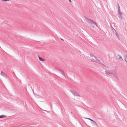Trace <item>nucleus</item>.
<instances>
[{
	"label": "nucleus",
	"instance_id": "18",
	"mask_svg": "<svg viewBox=\"0 0 127 127\" xmlns=\"http://www.w3.org/2000/svg\"><path fill=\"white\" fill-rule=\"evenodd\" d=\"M85 118L86 119H88L91 121H93V120H92V119H90V118Z\"/></svg>",
	"mask_w": 127,
	"mask_h": 127
},
{
	"label": "nucleus",
	"instance_id": "12",
	"mask_svg": "<svg viewBox=\"0 0 127 127\" xmlns=\"http://www.w3.org/2000/svg\"><path fill=\"white\" fill-rule=\"evenodd\" d=\"M114 30L115 31V32H116L115 33V34H116V36L119 39V34L117 33V32H116V30Z\"/></svg>",
	"mask_w": 127,
	"mask_h": 127
},
{
	"label": "nucleus",
	"instance_id": "26",
	"mask_svg": "<svg viewBox=\"0 0 127 127\" xmlns=\"http://www.w3.org/2000/svg\"><path fill=\"white\" fill-rule=\"evenodd\" d=\"M36 95L37 96H39V95Z\"/></svg>",
	"mask_w": 127,
	"mask_h": 127
},
{
	"label": "nucleus",
	"instance_id": "3",
	"mask_svg": "<svg viewBox=\"0 0 127 127\" xmlns=\"http://www.w3.org/2000/svg\"><path fill=\"white\" fill-rule=\"evenodd\" d=\"M106 74L109 76L111 75L113 73V70H106L105 71Z\"/></svg>",
	"mask_w": 127,
	"mask_h": 127
},
{
	"label": "nucleus",
	"instance_id": "5",
	"mask_svg": "<svg viewBox=\"0 0 127 127\" xmlns=\"http://www.w3.org/2000/svg\"><path fill=\"white\" fill-rule=\"evenodd\" d=\"M113 73L112 74H113L114 76H115L117 78H118V75L114 71H113Z\"/></svg>",
	"mask_w": 127,
	"mask_h": 127
},
{
	"label": "nucleus",
	"instance_id": "24",
	"mask_svg": "<svg viewBox=\"0 0 127 127\" xmlns=\"http://www.w3.org/2000/svg\"><path fill=\"white\" fill-rule=\"evenodd\" d=\"M68 0L70 2H71V0Z\"/></svg>",
	"mask_w": 127,
	"mask_h": 127
},
{
	"label": "nucleus",
	"instance_id": "11",
	"mask_svg": "<svg viewBox=\"0 0 127 127\" xmlns=\"http://www.w3.org/2000/svg\"><path fill=\"white\" fill-rule=\"evenodd\" d=\"M92 122H93V124H94V125H95L98 127V125H97L96 123V122L95 121H94L93 120V121H92Z\"/></svg>",
	"mask_w": 127,
	"mask_h": 127
},
{
	"label": "nucleus",
	"instance_id": "21",
	"mask_svg": "<svg viewBox=\"0 0 127 127\" xmlns=\"http://www.w3.org/2000/svg\"><path fill=\"white\" fill-rule=\"evenodd\" d=\"M116 58H117V59H119V56L118 55L116 57Z\"/></svg>",
	"mask_w": 127,
	"mask_h": 127
},
{
	"label": "nucleus",
	"instance_id": "7",
	"mask_svg": "<svg viewBox=\"0 0 127 127\" xmlns=\"http://www.w3.org/2000/svg\"><path fill=\"white\" fill-rule=\"evenodd\" d=\"M118 15L119 17L121 20H122V14H119V13H118Z\"/></svg>",
	"mask_w": 127,
	"mask_h": 127
},
{
	"label": "nucleus",
	"instance_id": "10",
	"mask_svg": "<svg viewBox=\"0 0 127 127\" xmlns=\"http://www.w3.org/2000/svg\"><path fill=\"white\" fill-rule=\"evenodd\" d=\"M62 71V72L61 73V74L62 75L64 76L65 77V78H66L65 75L64 74V71Z\"/></svg>",
	"mask_w": 127,
	"mask_h": 127
},
{
	"label": "nucleus",
	"instance_id": "22",
	"mask_svg": "<svg viewBox=\"0 0 127 127\" xmlns=\"http://www.w3.org/2000/svg\"><path fill=\"white\" fill-rule=\"evenodd\" d=\"M2 1L5 2V1H7V0H2Z\"/></svg>",
	"mask_w": 127,
	"mask_h": 127
},
{
	"label": "nucleus",
	"instance_id": "17",
	"mask_svg": "<svg viewBox=\"0 0 127 127\" xmlns=\"http://www.w3.org/2000/svg\"><path fill=\"white\" fill-rule=\"evenodd\" d=\"M90 56L92 57H94L95 58H96V57H95V56L93 55L92 54H90Z\"/></svg>",
	"mask_w": 127,
	"mask_h": 127
},
{
	"label": "nucleus",
	"instance_id": "13",
	"mask_svg": "<svg viewBox=\"0 0 127 127\" xmlns=\"http://www.w3.org/2000/svg\"><path fill=\"white\" fill-rule=\"evenodd\" d=\"M118 13H119V14H122V13L120 11V9H118Z\"/></svg>",
	"mask_w": 127,
	"mask_h": 127
},
{
	"label": "nucleus",
	"instance_id": "8",
	"mask_svg": "<svg viewBox=\"0 0 127 127\" xmlns=\"http://www.w3.org/2000/svg\"><path fill=\"white\" fill-rule=\"evenodd\" d=\"M95 59L96 60H95L93 59H91V60L92 62H96L97 63V60H98L97 59V58L96 57V58H95Z\"/></svg>",
	"mask_w": 127,
	"mask_h": 127
},
{
	"label": "nucleus",
	"instance_id": "19",
	"mask_svg": "<svg viewBox=\"0 0 127 127\" xmlns=\"http://www.w3.org/2000/svg\"><path fill=\"white\" fill-rule=\"evenodd\" d=\"M125 60L126 62H127V56H126L125 57Z\"/></svg>",
	"mask_w": 127,
	"mask_h": 127
},
{
	"label": "nucleus",
	"instance_id": "4",
	"mask_svg": "<svg viewBox=\"0 0 127 127\" xmlns=\"http://www.w3.org/2000/svg\"><path fill=\"white\" fill-rule=\"evenodd\" d=\"M0 75L5 78H6L7 77V76L6 74L2 71H1Z\"/></svg>",
	"mask_w": 127,
	"mask_h": 127
},
{
	"label": "nucleus",
	"instance_id": "28",
	"mask_svg": "<svg viewBox=\"0 0 127 127\" xmlns=\"http://www.w3.org/2000/svg\"><path fill=\"white\" fill-rule=\"evenodd\" d=\"M61 39L62 40H63L62 39V38H61Z\"/></svg>",
	"mask_w": 127,
	"mask_h": 127
},
{
	"label": "nucleus",
	"instance_id": "2",
	"mask_svg": "<svg viewBox=\"0 0 127 127\" xmlns=\"http://www.w3.org/2000/svg\"><path fill=\"white\" fill-rule=\"evenodd\" d=\"M87 20L88 21H87V22L88 23L90 24H91L92 23H94L96 26H97L96 23L93 20L91 19H87Z\"/></svg>",
	"mask_w": 127,
	"mask_h": 127
},
{
	"label": "nucleus",
	"instance_id": "6",
	"mask_svg": "<svg viewBox=\"0 0 127 127\" xmlns=\"http://www.w3.org/2000/svg\"><path fill=\"white\" fill-rule=\"evenodd\" d=\"M97 63L103 66H104L105 67H106L105 66L104 64L101 63L100 61L99 60H97Z\"/></svg>",
	"mask_w": 127,
	"mask_h": 127
},
{
	"label": "nucleus",
	"instance_id": "9",
	"mask_svg": "<svg viewBox=\"0 0 127 127\" xmlns=\"http://www.w3.org/2000/svg\"><path fill=\"white\" fill-rule=\"evenodd\" d=\"M38 58H39V60H40V61H41L43 62V61H44L45 60L44 59H42L39 56Z\"/></svg>",
	"mask_w": 127,
	"mask_h": 127
},
{
	"label": "nucleus",
	"instance_id": "20",
	"mask_svg": "<svg viewBox=\"0 0 127 127\" xmlns=\"http://www.w3.org/2000/svg\"><path fill=\"white\" fill-rule=\"evenodd\" d=\"M117 5H118V9H120V6H119V3H118V2H117Z\"/></svg>",
	"mask_w": 127,
	"mask_h": 127
},
{
	"label": "nucleus",
	"instance_id": "16",
	"mask_svg": "<svg viewBox=\"0 0 127 127\" xmlns=\"http://www.w3.org/2000/svg\"><path fill=\"white\" fill-rule=\"evenodd\" d=\"M6 117V116H4L3 115H1L0 116V118H3Z\"/></svg>",
	"mask_w": 127,
	"mask_h": 127
},
{
	"label": "nucleus",
	"instance_id": "14",
	"mask_svg": "<svg viewBox=\"0 0 127 127\" xmlns=\"http://www.w3.org/2000/svg\"><path fill=\"white\" fill-rule=\"evenodd\" d=\"M56 69L58 70V71H60L61 73V72L62 71H63V70H61L60 69H58V68H56Z\"/></svg>",
	"mask_w": 127,
	"mask_h": 127
},
{
	"label": "nucleus",
	"instance_id": "27",
	"mask_svg": "<svg viewBox=\"0 0 127 127\" xmlns=\"http://www.w3.org/2000/svg\"><path fill=\"white\" fill-rule=\"evenodd\" d=\"M9 0H7V1H9Z\"/></svg>",
	"mask_w": 127,
	"mask_h": 127
},
{
	"label": "nucleus",
	"instance_id": "23",
	"mask_svg": "<svg viewBox=\"0 0 127 127\" xmlns=\"http://www.w3.org/2000/svg\"><path fill=\"white\" fill-rule=\"evenodd\" d=\"M119 59H122V57L119 56Z\"/></svg>",
	"mask_w": 127,
	"mask_h": 127
},
{
	"label": "nucleus",
	"instance_id": "25",
	"mask_svg": "<svg viewBox=\"0 0 127 127\" xmlns=\"http://www.w3.org/2000/svg\"><path fill=\"white\" fill-rule=\"evenodd\" d=\"M110 25L112 27V26L111 24H110Z\"/></svg>",
	"mask_w": 127,
	"mask_h": 127
},
{
	"label": "nucleus",
	"instance_id": "1",
	"mask_svg": "<svg viewBox=\"0 0 127 127\" xmlns=\"http://www.w3.org/2000/svg\"><path fill=\"white\" fill-rule=\"evenodd\" d=\"M69 90L70 92L72 93L74 96H80L79 95L76 91L71 90Z\"/></svg>",
	"mask_w": 127,
	"mask_h": 127
},
{
	"label": "nucleus",
	"instance_id": "15",
	"mask_svg": "<svg viewBox=\"0 0 127 127\" xmlns=\"http://www.w3.org/2000/svg\"><path fill=\"white\" fill-rule=\"evenodd\" d=\"M56 69L58 70V71H60L61 73V72L62 71H63V70H61L60 69H58V68H56Z\"/></svg>",
	"mask_w": 127,
	"mask_h": 127
}]
</instances>
